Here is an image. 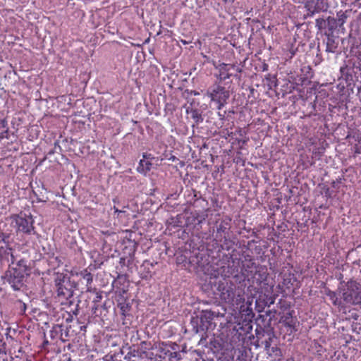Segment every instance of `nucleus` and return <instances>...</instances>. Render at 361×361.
<instances>
[{
    "instance_id": "14",
    "label": "nucleus",
    "mask_w": 361,
    "mask_h": 361,
    "mask_svg": "<svg viewBox=\"0 0 361 361\" xmlns=\"http://www.w3.org/2000/svg\"><path fill=\"white\" fill-rule=\"evenodd\" d=\"M155 343L154 344H152L150 342L147 341H142L140 343V348L143 354L145 355L146 357H149V359L152 360L154 359V353L150 352V350H155L154 348Z\"/></svg>"
},
{
    "instance_id": "1",
    "label": "nucleus",
    "mask_w": 361,
    "mask_h": 361,
    "mask_svg": "<svg viewBox=\"0 0 361 361\" xmlns=\"http://www.w3.org/2000/svg\"><path fill=\"white\" fill-rule=\"evenodd\" d=\"M224 277L217 283V290L221 299L241 311L245 310V279L243 274L233 275L222 274Z\"/></svg>"
},
{
    "instance_id": "13",
    "label": "nucleus",
    "mask_w": 361,
    "mask_h": 361,
    "mask_svg": "<svg viewBox=\"0 0 361 361\" xmlns=\"http://www.w3.org/2000/svg\"><path fill=\"white\" fill-rule=\"evenodd\" d=\"M255 274L252 276V282H256L257 284H260L263 281L267 279V269L264 267H259L255 266Z\"/></svg>"
},
{
    "instance_id": "48",
    "label": "nucleus",
    "mask_w": 361,
    "mask_h": 361,
    "mask_svg": "<svg viewBox=\"0 0 361 361\" xmlns=\"http://www.w3.org/2000/svg\"><path fill=\"white\" fill-rule=\"evenodd\" d=\"M360 53H361V44H360Z\"/></svg>"
},
{
    "instance_id": "20",
    "label": "nucleus",
    "mask_w": 361,
    "mask_h": 361,
    "mask_svg": "<svg viewBox=\"0 0 361 361\" xmlns=\"http://www.w3.org/2000/svg\"><path fill=\"white\" fill-rule=\"evenodd\" d=\"M298 51V48L295 47L294 44L292 43L288 46V49L286 51V59L289 60L291 59Z\"/></svg>"
},
{
    "instance_id": "29",
    "label": "nucleus",
    "mask_w": 361,
    "mask_h": 361,
    "mask_svg": "<svg viewBox=\"0 0 361 361\" xmlns=\"http://www.w3.org/2000/svg\"><path fill=\"white\" fill-rule=\"evenodd\" d=\"M125 360L127 361H137V359L136 358L135 355H131L130 354H128L125 357Z\"/></svg>"
},
{
    "instance_id": "3",
    "label": "nucleus",
    "mask_w": 361,
    "mask_h": 361,
    "mask_svg": "<svg viewBox=\"0 0 361 361\" xmlns=\"http://www.w3.org/2000/svg\"><path fill=\"white\" fill-rule=\"evenodd\" d=\"M345 302L353 305H361V283L354 280L348 281L342 291Z\"/></svg>"
},
{
    "instance_id": "44",
    "label": "nucleus",
    "mask_w": 361,
    "mask_h": 361,
    "mask_svg": "<svg viewBox=\"0 0 361 361\" xmlns=\"http://www.w3.org/2000/svg\"><path fill=\"white\" fill-rule=\"evenodd\" d=\"M85 326H82L80 327V329L82 330V329H85Z\"/></svg>"
},
{
    "instance_id": "28",
    "label": "nucleus",
    "mask_w": 361,
    "mask_h": 361,
    "mask_svg": "<svg viewBox=\"0 0 361 361\" xmlns=\"http://www.w3.org/2000/svg\"><path fill=\"white\" fill-rule=\"evenodd\" d=\"M235 361H247V355L241 353L240 355L238 356Z\"/></svg>"
},
{
    "instance_id": "25",
    "label": "nucleus",
    "mask_w": 361,
    "mask_h": 361,
    "mask_svg": "<svg viewBox=\"0 0 361 361\" xmlns=\"http://www.w3.org/2000/svg\"><path fill=\"white\" fill-rule=\"evenodd\" d=\"M14 353H15V357H16L21 359L23 357V354H24V351L23 350V348L21 346H20V348L18 350V352L17 353L15 352Z\"/></svg>"
},
{
    "instance_id": "11",
    "label": "nucleus",
    "mask_w": 361,
    "mask_h": 361,
    "mask_svg": "<svg viewBox=\"0 0 361 361\" xmlns=\"http://www.w3.org/2000/svg\"><path fill=\"white\" fill-rule=\"evenodd\" d=\"M116 300L117 302V307L120 310L121 315L123 320L128 315H129V312L131 310V305L128 301V297L125 296V295H117Z\"/></svg>"
},
{
    "instance_id": "47",
    "label": "nucleus",
    "mask_w": 361,
    "mask_h": 361,
    "mask_svg": "<svg viewBox=\"0 0 361 361\" xmlns=\"http://www.w3.org/2000/svg\"><path fill=\"white\" fill-rule=\"evenodd\" d=\"M194 94H195V95H197V94H199V93H197V92H195V93H194Z\"/></svg>"
},
{
    "instance_id": "32",
    "label": "nucleus",
    "mask_w": 361,
    "mask_h": 361,
    "mask_svg": "<svg viewBox=\"0 0 361 361\" xmlns=\"http://www.w3.org/2000/svg\"><path fill=\"white\" fill-rule=\"evenodd\" d=\"M252 299H253L252 298L251 299H250V298H248V299H247V302H246V303H247V309L249 308V307H250V305H252Z\"/></svg>"
},
{
    "instance_id": "18",
    "label": "nucleus",
    "mask_w": 361,
    "mask_h": 361,
    "mask_svg": "<svg viewBox=\"0 0 361 361\" xmlns=\"http://www.w3.org/2000/svg\"><path fill=\"white\" fill-rule=\"evenodd\" d=\"M187 113L190 114L191 118L195 121V124H199L203 121L202 114L197 109H192L190 111L187 110Z\"/></svg>"
},
{
    "instance_id": "7",
    "label": "nucleus",
    "mask_w": 361,
    "mask_h": 361,
    "mask_svg": "<svg viewBox=\"0 0 361 361\" xmlns=\"http://www.w3.org/2000/svg\"><path fill=\"white\" fill-rule=\"evenodd\" d=\"M155 350L157 353L154 355V359L157 360V357L160 359H166L169 355H173L175 357L178 356L177 354L178 345L172 342H159L155 343Z\"/></svg>"
},
{
    "instance_id": "36",
    "label": "nucleus",
    "mask_w": 361,
    "mask_h": 361,
    "mask_svg": "<svg viewBox=\"0 0 361 361\" xmlns=\"http://www.w3.org/2000/svg\"><path fill=\"white\" fill-rule=\"evenodd\" d=\"M328 20H329V22H331V21L335 22L336 21V20L334 18H331L330 17L328 18Z\"/></svg>"
},
{
    "instance_id": "31",
    "label": "nucleus",
    "mask_w": 361,
    "mask_h": 361,
    "mask_svg": "<svg viewBox=\"0 0 361 361\" xmlns=\"http://www.w3.org/2000/svg\"><path fill=\"white\" fill-rule=\"evenodd\" d=\"M143 159H153L154 157L151 154L144 153L142 155Z\"/></svg>"
},
{
    "instance_id": "12",
    "label": "nucleus",
    "mask_w": 361,
    "mask_h": 361,
    "mask_svg": "<svg viewBox=\"0 0 361 361\" xmlns=\"http://www.w3.org/2000/svg\"><path fill=\"white\" fill-rule=\"evenodd\" d=\"M297 282V279L294 274L291 272L285 273L282 275V282L279 286L281 288L290 290L294 288L295 283Z\"/></svg>"
},
{
    "instance_id": "24",
    "label": "nucleus",
    "mask_w": 361,
    "mask_h": 361,
    "mask_svg": "<svg viewBox=\"0 0 361 361\" xmlns=\"http://www.w3.org/2000/svg\"><path fill=\"white\" fill-rule=\"evenodd\" d=\"M177 354L178 355V356H177L176 357H175L173 356V355H169L168 356L169 361H180V360L182 359L181 355L178 351H177Z\"/></svg>"
},
{
    "instance_id": "8",
    "label": "nucleus",
    "mask_w": 361,
    "mask_h": 361,
    "mask_svg": "<svg viewBox=\"0 0 361 361\" xmlns=\"http://www.w3.org/2000/svg\"><path fill=\"white\" fill-rule=\"evenodd\" d=\"M307 16H312L314 13L327 11L329 4L327 0H308L305 4Z\"/></svg>"
},
{
    "instance_id": "35",
    "label": "nucleus",
    "mask_w": 361,
    "mask_h": 361,
    "mask_svg": "<svg viewBox=\"0 0 361 361\" xmlns=\"http://www.w3.org/2000/svg\"><path fill=\"white\" fill-rule=\"evenodd\" d=\"M224 3L233 2L234 0H222Z\"/></svg>"
},
{
    "instance_id": "38",
    "label": "nucleus",
    "mask_w": 361,
    "mask_h": 361,
    "mask_svg": "<svg viewBox=\"0 0 361 361\" xmlns=\"http://www.w3.org/2000/svg\"><path fill=\"white\" fill-rule=\"evenodd\" d=\"M113 202H114V203H115V204L118 203V200H117V199H116V198H114V199L113 200Z\"/></svg>"
},
{
    "instance_id": "37",
    "label": "nucleus",
    "mask_w": 361,
    "mask_h": 361,
    "mask_svg": "<svg viewBox=\"0 0 361 361\" xmlns=\"http://www.w3.org/2000/svg\"><path fill=\"white\" fill-rule=\"evenodd\" d=\"M225 228H226L223 227L222 226H220L218 229L220 230V231H224Z\"/></svg>"
},
{
    "instance_id": "5",
    "label": "nucleus",
    "mask_w": 361,
    "mask_h": 361,
    "mask_svg": "<svg viewBox=\"0 0 361 361\" xmlns=\"http://www.w3.org/2000/svg\"><path fill=\"white\" fill-rule=\"evenodd\" d=\"M25 278V269L11 268L5 274V281L11 285L15 290H20L23 286V280Z\"/></svg>"
},
{
    "instance_id": "26",
    "label": "nucleus",
    "mask_w": 361,
    "mask_h": 361,
    "mask_svg": "<svg viewBox=\"0 0 361 361\" xmlns=\"http://www.w3.org/2000/svg\"><path fill=\"white\" fill-rule=\"evenodd\" d=\"M26 262L25 260H20L18 264H16V267L15 268H20V267H23V269H25V271H26Z\"/></svg>"
},
{
    "instance_id": "40",
    "label": "nucleus",
    "mask_w": 361,
    "mask_h": 361,
    "mask_svg": "<svg viewBox=\"0 0 361 361\" xmlns=\"http://www.w3.org/2000/svg\"><path fill=\"white\" fill-rule=\"evenodd\" d=\"M221 268L224 269V270H223V273H224V272H225V269H226V267H222Z\"/></svg>"
},
{
    "instance_id": "21",
    "label": "nucleus",
    "mask_w": 361,
    "mask_h": 361,
    "mask_svg": "<svg viewBox=\"0 0 361 361\" xmlns=\"http://www.w3.org/2000/svg\"><path fill=\"white\" fill-rule=\"evenodd\" d=\"M10 254V250L7 247H0V262L6 259Z\"/></svg>"
},
{
    "instance_id": "16",
    "label": "nucleus",
    "mask_w": 361,
    "mask_h": 361,
    "mask_svg": "<svg viewBox=\"0 0 361 361\" xmlns=\"http://www.w3.org/2000/svg\"><path fill=\"white\" fill-rule=\"evenodd\" d=\"M324 293L329 297V300L332 302L334 305L338 307L341 305V300L339 299L336 292L332 291L329 288H324Z\"/></svg>"
},
{
    "instance_id": "33",
    "label": "nucleus",
    "mask_w": 361,
    "mask_h": 361,
    "mask_svg": "<svg viewBox=\"0 0 361 361\" xmlns=\"http://www.w3.org/2000/svg\"><path fill=\"white\" fill-rule=\"evenodd\" d=\"M1 354H2V355H4V357H6V350H5V349H4H4H3V348H0V355H1Z\"/></svg>"
},
{
    "instance_id": "15",
    "label": "nucleus",
    "mask_w": 361,
    "mask_h": 361,
    "mask_svg": "<svg viewBox=\"0 0 361 361\" xmlns=\"http://www.w3.org/2000/svg\"><path fill=\"white\" fill-rule=\"evenodd\" d=\"M79 274L86 282L87 291L92 292V288L91 284L93 281L92 274L87 269L81 271Z\"/></svg>"
},
{
    "instance_id": "39",
    "label": "nucleus",
    "mask_w": 361,
    "mask_h": 361,
    "mask_svg": "<svg viewBox=\"0 0 361 361\" xmlns=\"http://www.w3.org/2000/svg\"><path fill=\"white\" fill-rule=\"evenodd\" d=\"M97 298L98 299H101V298H102V295L98 294V295H97Z\"/></svg>"
},
{
    "instance_id": "9",
    "label": "nucleus",
    "mask_w": 361,
    "mask_h": 361,
    "mask_svg": "<svg viewBox=\"0 0 361 361\" xmlns=\"http://www.w3.org/2000/svg\"><path fill=\"white\" fill-rule=\"evenodd\" d=\"M112 286L117 295H126L128 291L129 281L126 275L118 274Z\"/></svg>"
},
{
    "instance_id": "46",
    "label": "nucleus",
    "mask_w": 361,
    "mask_h": 361,
    "mask_svg": "<svg viewBox=\"0 0 361 361\" xmlns=\"http://www.w3.org/2000/svg\"><path fill=\"white\" fill-rule=\"evenodd\" d=\"M246 142H247V140H243V143L245 144V143H246Z\"/></svg>"
},
{
    "instance_id": "30",
    "label": "nucleus",
    "mask_w": 361,
    "mask_h": 361,
    "mask_svg": "<svg viewBox=\"0 0 361 361\" xmlns=\"http://www.w3.org/2000/svg\"><path fill=\"white\" fill-rule=\"evenodd\" d=\"M112 209L114 210V213H116L118 214V217L119 216L120 214L126 213V211L124 209H119L116 206H114Z\"/></svg>"
},
{
    "instance_id": "42",
    "label": "nucleus",
    "mask_w": 361,
    "mask_h": 361,
    "mask_svg": "<svg viewBox=\"0 0 361 361\" xmlns=\"http://www.w3.org/2000/svg\"><path fill=\"white\" fill-rule=\"evenodd\" d=\"M360 70H361V58H360Z\"/></svg>"
},
{
    "instance_id": "27",
    "label": "nucleus",
    "mask_w": 361,
    "mask_h": 361,
    "mask_svg": "<svg viewBox=\"0 0 361 361\" xmlns=\"http://www.w3.org/2000/svg\"><path fill=\"white\" fill-rule=\"evenodd\" d=\"M347 16L342 13L340 16H338V21L340 25H343L345 23Z\"/></svg>"
},
{
    "instance_id": "34",
    "label": "nucleus",
    "mask_w": 361,
    "mask_h": 361,
    "mask_svg": "<svg viewBox=\"0 0 361 361\" xmlns=\"http://www.w3.org/2000/svg\"><path fill=\"white\" fill-rule=\"evenodd\" d=\"M7 359L6 357H0V361H6Z\"/></svg>"
},
{
    "instance_id": "17",
    "label": "nucleus",
    "mask_w": 361,
    "mask_h": 361,
    "mask_svg": "<svg viewBox=\"0 0 361 361\" xmlns=\"http://www.w3.org/2000/svg\"><path fill=\"white\" fill-rule=\"evenodd\" d=\"M152 163L149 161L141 159L139 162V164L137 167V171L140 173H142L146 175L151 169H152Z\"/></svg>"
},
{
    "instance_id": "43",
    "label": "nucleus",
    "mask_w": 361,
    "mask_h": 361,
    "mask_svg": "<svg viewBox=\"0 0 361 361\" xmlns=\"http://www.w3.org/2000/svg\"><path fill=\"white\" fill-rule=\"evenodd\" d=\"M236 70H237L238 72H240V71H241V70H240V69H239L238 68H236Z\"/></svg>"
},
{
    "instance_id": "41",
    "label": "nucleus",
    "mask_w": 361,
    "mask_h": 361,
    "mask_svg": "<svg viewBox=\"0 0 361 361\" xmlns=\"http://www.w3.org/2000/svg\"><path fill=\"white\" fill-rule=\"evenodd\" d=\"M182 42H183L184 44H187V42H186L185 41H183V40H182Z\"/></svg>"
},
{
    "instance_id": "45",
    "label": "nucleus",
    "mask_w": 361,
    "mask_h": 361,
    "mask_svg": "<svg viewBox=\"0 0 361 361\" xmlns=\"http://www.w3.org/2000/svg\"><path fill=\"white\" fill-rule=\"evenodd\" d=\"M85 326H82L80 327V329L82 330V329H85Z\"/></svg>"
},
{
    "instance_id": "23",
    "label": "nucleus",
    "mask_w": 361,
    "mask_h": 361,
    "mask_svg": "<svg viewBox=\"0 0 361 361\" xmlns=\"http://www.w3.org/2000/svg\"><path fill=\"white\" fill-rule=\"evenodd\" d=\"M326 24V21L323 18H317L316 20V25L319 30L322 29Z\"/></svg>"
},
{
    "instance_id": "22",
    "label": "nucleus",
    "mask_w": 361,
    "mask_h": 361,
    "mask_svg": "<svg viewBox=\"0 0 361 361\" xmlns=\"http://www.w3.org/2000/svg\"><path fill=\"white\" fill-rule=\"evenodd\" d=\"M334 44V40L330 37H328L326 51L328 52H334L336 46H335Z\"/></svg>"
},
{
    "instance_id": "4",
    "label": "nucleus",
    "mask_w": 361,
    "mask_h": 361,
    "mask_svg": "<svg viewBox=\"0 0 361 361\" xmlns=\"http://www.w3.org/2000/svg\"><path fill=\"white\" fill-rule=\"evenodd\" d=\"M207 95L217 104V109L221 110L227 104L230 93L224 87L215 84L207 90Z\"/></svg>"
},
{
    "instance_id": "19",
    "label": "nucleus",
    "mask_w": 361,
    "mask_h": 361,
    "mask_svg": "<svg viewBox=\"0 0 361 361\" xmlns=\"http://www.w3.org/2000/svg\"><path fill=\"white\" fill-rule=\"evenodd\" d=\"M0 139L7 137L8 131L7 121L4 118H0Z\"/></svg>"
},
{
    "instance_id": "10",
    "label": "nucleus",
    "mask_w": 361,
    "mask_h": 361,
    "mask_svg": "<svg viewBox=\"0 0 361 361\" xmlns=\"http://www.w3.org/2000/svg\"><path fill=\"white\" fill-rule=\"evenodd\" d=\"M214 66L219 71V73L216 75V78L220 81H224L230 78V77L232 76V73H230L231 70L235 68V66L234 64H228L225 63H221L217 66L214 63Z\"/></svg>"
},
{
    "instance_id": "2",
    "label": "nucleus",
    "mask_w": 361,
    "mask_h": 361,
    "mask_svg": "<svg viewBox=\"0 0 361 361\" xmlns=\"http://www.w3.org/2000/svg\"><path fill=\"white\" fill-rule=\"evenodd\" d=\"M11 225L16 229L17 233H23L27 235L34 234V219L32 216L20 212L18 214L12 215L11 217Z\"/></svg>"
},
{
    "instance_id": "6",
    "label": "nucleus",
    "mask_w": 361,
    "mask_h": 361,
    "mask_svg": "<svg viewBox=\"0 0 361 361\" xmlns=\"http://www.w3.org/2000/svg\"><path fill=\"white\" fill-rule=\"evenodd\" d=\"M54 284L56 288L57 297L61 303L73 296L71 288L67 286L66 275L62 273H56L54 278Z\"/></svg>"
}]
</instances>
